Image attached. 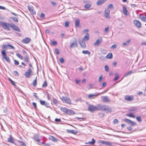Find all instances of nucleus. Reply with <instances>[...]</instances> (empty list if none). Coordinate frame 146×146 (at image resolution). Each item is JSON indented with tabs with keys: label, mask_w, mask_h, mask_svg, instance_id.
Instances as JSON below:
<instances>
[{
	"label": "nucleus",
	"mask_w": 146,
	"mask_h": 146,
	"mask_svg": "<svg viewBox=\"0 0 146 146\" xmlns=\"http://www.w3.org/2000/svg\"><path fill=\"white\" fill-rule=\"evenodd\" d=\"M73 40L72 41V40L70 41V47L71 48H72L74 47H77L78 46V44L76 38H73Z\"/></svg>",
	"instance_id": "f257e3e1"
},
{
	"label": "nucleus",
	"mask_w": 146,
	"mask_h": 146,
	"mask_svg": "<svg viewBox=\"0 0 146 146\" xmlns=\"http://www.w3.org/2000/svg\"><path fill=\"white\" fill-rule=\"evenodd\" d=\"M61 100L63 102H65L69 105L71 104V101L70 98H67L66 96H63L61 98Z\"/></svg>",
	"instance_id": "f03ea898"
},
{
	"label": "nucleus",
	"mask_w": 146,
	"mask_h": 146,
	"mask_svg": "<svg viewBox=\"0 0 146 146\" xmlns=\"http://www.w3.org/2000/svg\"><path fill=\"white\" fill-rule=\"evenodd\" d=\"M1 25L4 29L9 31H10L11 29L10 27L11 24H9L6 23L1 22Z\"/></svg>",
	"instance_id": "7ed1b4c3"
},
{
	"label": "nucleus",
	"mask_w": 146,
	"mask_h": 146,
	"mask_svg": "<svg viewBox=\"0 0 146 146\" xmlns=\"http://www.w3.org/2000/svg\"><path fill=\"white\" fill-rule=\"evenodd\" d=\"M5 51L6 50H2L1 52V54L3 56V58L5 59L7 62L10 63V58L9 57L7 56Z\"/></svg>",
	"instance_id": "20e7f679"
},
{
	"label": "nucleus",
	"mask_w": 146,
	"mask_h": 146,
	"mask_svg": "<svg viewBox=\"0 0 146 146\" xmlns=\"http://www.w3.org/2000/svg\"><path fill=\"white\" fill-rule=\"evenodd\" d=\"M10 27L14 30L18 31L20 32L21 31L19 28L16 25L13 23H11Z\"/></svg>",
	"instance_id": "39448f33"
},
{
	"label": "nucleus",
	"mask_w": 146,
	"mask_h": 146,
	"mask_svg": "<svg viewBox=\"0 0 146 146\" xmlns=\"http://www.w3.org/2000/svg\"><path fill=\"white\" fill-rule=\"evenodd\" d=\"M32 70L31 68H29L27 71L26 72L25 74V76L27 78H29L31 76H32L33 75V74L32 72Z\"/></svg>",
	"instance_id": "423d86ee"
},
{
	"label": "nucleus",
	"mask_w": 146,
	"mask_h": 146,
	"mask_svg": "<svg viewBox=\"0 0 146 146\" xmlns=\"http://www.w3.org/2000/svg\"><path fill=\"white\" fill-rule=\"evenodd\" d=\"M110 11L108 9H106L105 10L104 14L105 17L108 19H110Z\"/></svg>",
	"instance_id": "0eeeda50"
},
{
	"label": "nucleus",
	"mask_w": 146,
	"mask_h": 146,
	"mask_svg": "<svg viewBox=\"0 0 146 146\" xmlns=\"http://www.w3.org/2000/svg\"><path fill=\"white\" fill-rule=\"evenodd\" d=\"M101 99L102 102L107 103L110 102V98L107 96H103L101 97Z\"/></svg>",
	"instance_id": "6e6552de"
},
{
	"label": "nucleus",
	"mask_w": 146,
	"mask_h": 146,
	"mask_svg": "<svg viewBox=\"0 0 146 146\" xmlns=\"http://www.w3.org/2000/svg\"><path fill=\"white\" fill-rule=\"evenodd\" d=\"M40 104L43 106H44L47 108L49 107V104L47 102L44 101L42 100H40Z\"/></svg>",
	"instance_id": "1a4fd4ad"
},
{
	"label": "nucleus",
	"mask_w": 146,
	"mask_h": 146,
	"mask_svg": "<svg viewBox=\"0 0 146 146\" xmlns=\"http://www.w3.org/2000/svg\"><path fill=\"white\" fill-rule=\"evenodd\" d=\"M105 105L97 104V110L104 111Z\"/></svg>",
	"instance_id": "9d476101"
},
{
	"label": "nucleus",
	"mask_w": 146,
	"mask_h": 146,
	"mask_svg": "<svg viewBox=\"0 0 146 146\" xmlns=\"http://www.w3.org/2000/svg\"><path fill=\"white\" fill-rule=\"evenodd\" d=\"M88 110L90 111H93L97 110V105L96 106L90 105L88 106Z\"/></svg>",
	"instance_id": "9b49d317"
},
{
	"label": "nucleus",
	"mask_w": 146,
	"mask_h": 146,
	"mask_svg": "<svg viewBox=\"0 0 146 146\" xmlns=\"http://www.w3.org/2000/svg\"><path fill=\"white\" fill-rule=\"evenodd\" d=\"M125 100L127 101H131L133 99V96L127 95L125 96Z\"/></svg>",
	"instance_id": "f8f14e48"
},
{
	"label": "nucleus",
	"mask_w": 146,
	"mask_h": 146,
	"mask_svg": "<svg viewBox=\"0 0 146 146\" xmlns=\"http://www.w3.org/2000/svg\"><path fill=\"white\" fill-rule=\"evenodd\" d=\"M104 111H106L107 113H111L112 111V109L108 106L105 105Z\"/></svg>",
	"instance_id": "ddd939ff"
},
{
	"label": "nucleus",
	"mask_w": 146,
	"mask_h": 146,
	"mask_svg": "<svg viewBox=\"0 0 146 146\" xmlns=\"http://www.w3.org/2000/svg\"><path fill=\"white\" fill-rule=\"evenodd\" d=\"M133 23L137 28H140L141 27V24L139 21L137 20H135L133 21Z\"/></svg>",
	"instance_id": "4468645a"
},
{
	"label": "nucleus",
	"mask_w": 146,
	"mask_h": 146,
	"mask_svg": "<svg viewBox=\"0 0 146 146\" xmlns=\"http://www.w3.org/2000/svg\"><path fill=\"white\" fill-rule=\"evenodd\" d=\"M28 8L29 10L31 13L34 15H35L36 14V12L34 10L33 7L32 6H28Z\"/></svg>",
	"instance_id": "2eb2a0df"
},
{
	"label": "nucleus",
	"mask_w": 146,
	"mask_h": 146,
	"mask_svg": "<svg viewBox=\"0 0 146 146\" xmlns=\"http://www.w3.org/2000/svg\"><path fill=\"white\" fill-rule=\"evenodd\" d=\"M31 39L30 38H26L23 39L22 42L24 43L28 44L31 41Z\"/></svg>",
	"instance_id": "dca6fc26"
},
{
	"label": "nucleus",
	"mask_w": 146,
	"mask_h": 146,
	"mask_svg": "<svg viewBox=\"0 0 146 146\" xmlns=\"http://www.w3.org/2000/svg\"><path fill=\"white\" fill-rule=\"evenodd\" d=\"M137 108L136 107H132L130 108L129 110V112H131L132 113H135L136 111L137 110Z\"/></svg>",
	"instance_id": "f3484780"
},
{
	"label": "nucleus",
	"mask_w": 146,
	"mask_h": 146,
	"mask_svg": "<svg viewBox=\"0 0 146 146\" xmlns=\"http://www.w3.org/2000/svg\"><path fill=\"white\" fill-rule=\"evenodd\" d=\"M80 20L78 18L76 19L75 21V26L76 27H80Z\"/></svg>",
	"instance_id": "a211bd4d"
},
{
	"label": "nucleus",
	"mask_w": 146,
	"mask_h": 146,
	"mask_svg": "<svg viewBox=\"0 0 146 146\" xmlns=\"http://www.w3.org/2000/svg\"><path fill=\"white\" fill-rule=\"evenodd\" d=\"M107 1V0H98L96 4L98 6L101 5Z\"/></svg>",
	"instance_id": "6ab92c4d"
},
{
	"label": "nucleus",
	"mask_w": 146,
	"mask_h": 146,
	"mask_svg": "<svg viewBox=\"0 0 146 146\" xmlns=\"http://www.w3.org/2000/svg\"><path fill=\"white\" fill-rule=\"evenodd\" d=\"M123 12L125 15H128V11L125 5H123Z\"/></svg>",
	"instance_id": "aec40b11"
},
{
	"label": "nucleus",
	"mask_w": 146,
	"mask_h": 146,
	"mask_svg": "<svg viewBox=\"0 0 146 146\" xmlns=\"http://www.w3.org/2000/svg\"><path fill=\"white\" fill-rule=\"evenodd\" d=\"M102 42V39L101 38L100 39H98L94 44L95 46H98Z\"/></svg>",
	"instance_id": "412c9836"
},
{
	"label": "nucleus",
	"mask_w": 146,
	"mask_h": 146,
	"mask_svg": "<svg viewBox=\"0 0 146 146\" xmlns=\"http://www.w3.org/2000/svg\"><path fill=\"white\" fill-rule=\"evenodd\" d=\"M90 38V36L89 34L87 33L84 37L82 40L84 41H87Z\"/></svg>",
	"instance_id": "4be33fe9"
},
{
	"label": "nucleus",
	"mask_w": 146,
	"mask_h": 146,
	"mask_svg": "<svg viewBox=\"0 0 146 146\" xmlns=\"http://www.w3.org/2000/svg\"><path fill=\"white\" fill-rule=\"evenodd\" d=\"M8 141L12 143H15V141L13 139V137L11 135H9V137L7 139Z\"/></svg>",
	"instance_id": "5701e85b"
},
{
	"label": "nucleus",
	"mask_w": 146,
	"mask_h": 146,
	"mask_svg": "<svg viewBox=\"0 0 146 146\" xmlns=\"http://www.w3.org/2000/svg\"><path fill=\"white\" fill-rule=\"evenodd\" d=\"M48 138L50 140L54 142H57L58 141V140L56 139L51 135L49 136Z\"/></svg>",
	"instance_id": "b1692460"
},
{
	"label": "nucleus",
	"mask_w": 146,
	"mask_h": 146,
	"mask_svg": "<svg viewBox=\"0 0 146 146\" xmlns=\"http://www.w3.org/2000/svg\"><path fill=\"white\" fill-rule=\"evenodd\" d=\"M102 144H105L106 145L111 146V143L108 142L106 141H102L101 142Z\"/></svg>",
	"instance_id": "393cba45"
},
{
	"label": "nucleus",
	"mask_w": 146,
	"mask_h": 146,
	"mask_svg": "<svg viewBox=\"0 0 146 146\" xmlns=\"http://www.w3.org/2000/svg\"><path fill=\"white\" fill-rule=\"evenodd\" d=\"M92 5V4L90 2H88V3L86 4L84 6V7L87 9L90 8Z\"/></svg>",
	"instance_id": "a878e982"
},
{
	"label": "nucleus",
	"mask_w": 146,
	"mask_h": 146,
	"mask_svg": "<svg viewBox=\"0 0 146 146\" xmlns=\"http://www.w3.org/2000/svg\"><path fill=\"white\" fill-rule=\"evenodd\" d=\"M84 41L81 40L79 41V43L80 45L83 48H86V44L85 42H84Z\"/></svg>",
	"instance_id": "bb28decb"
},
{
	"label": "nucleus",
	"mask_w": 146,
	"mask_h": 146,
	"mask_svg": "<svg viewBox=\"0 0 146 146\" xmlns=\"http://www.w3.org/2000/svg\"><path fill=\"white\" fill-rule=\"evenodd\" d=\"M33 139L35 141L37 142L40 143V139H39V136L37 135H35L33 137Z\"/></svg>",
	"instance_id": "cd10ccee"
},
{
	"label": "nucleus",
	"mask_w": 146,
	"mask_h": 146,
	"mask_svg": "<svg viewBox=\"0 0 146 146\" xmlns=\"http://www.w3.org/2000/svg\"><path fill=\"white\" fill-rule=\"evenodd\" d=\"M67 114L68 115H74L75 114V112L72 110L68 109Z\"/></svg>",
	"instance_id": "c85d7f7f"
},
{
	"label": "nucleus",
	"mask_w": 146,
	"mask_h": 146,
	"mask_svg": "<svg viewBox=\"0 0 146 146\" xmlns=\"http://www.w3.org/2000/svg\"><path fill=\"white\" fill-rule=\"evenodd\" d=\"M67 131L68 133H72L74 134H76L78 133L77 131L74 130H67Z\"/></svg>",
	"instance_id": "c756f323"
},
{
	"label": "nucleus",
	"mask_w": 146,
	"mask_h": 146,
	"mask_svg": "<svg viewBox=\"0 0 146 146\" xmlns=\"http://www.w3.org/2000/svg\"><path fill=\"white\" fill-rule=\"evenodd\" d=\"M52 102L55 105H56L58 104V101L57 100L55 99L53 97H52Z\"/></svg>",
	"instance_id": "7c9ffc66"
},
{
	"label": "nucleus",
	"mask_w": 146,
	"mask_h": 146,
	"mask_svg": "<svg viewBox=\"0 0 146 146\" xmlns=\"http://www.w3.org/2000/svg\"><path fill=\"white\" fill-rule=\"evenodd\" d=\"M131 42V40L130 39H129L127 40V41H126L124 42L123 43V45L124 46H127Z\"/></svg>",
	"instance_id": "2f4dec72"
},
{
	"label": "nucleus",
	"mask_w": 146,
	"mask_h": 146,
	"mask_svg": "<svg viewBox=\"0 0 146 146\" xmlns=\"http://www.w3.org/2000/svg\"><path fill=\"white\" fill-rule=\"evenodd\" d=\"M126 115L129 117L133 118H135V115H134L133 113H132L131 112H129V113L128 114H126Z\"/></svg>",
	"instance_id": "473e14b6"
},
{
	"label": "nucleus",
	"mask_w": 146,
	"mask_h": 146,
	"mask_svg": "<svg viewBox=\"0 0 146 146\" xmlns=\"http://www.w3.org/2000/svg\"><path fill=\"white\" fill-rule=\"evenodd\" d=\"M106 58L107 59H111L112 58V54L111 53H109L106 56Z\"/></svg>",
	"instance_id": "72a5a7b5"
},
{
	"label": "nucleus",
	"mask_w": 146,
	"mask_h": 146,
	"mask_svg": "<svg viewBox=\"0 0 146 146\" xmlns=\"http://www.w3.org/2000/svg\"><path fill=\"white\" fill-rule=\"evenodd\" d=\"M60 110L61 111L67 113L68 109L66 108L62 107L60 108Z\"/></svg>",
	"instance_id": "f704fd0d"
},
{
	"label": "nucleus",
	"mask_w": 146,
	"mask_h": 146,
	"mask_svg": "<svg viewBox=\"0 0 146 146\" xmlns=\"http://www.w3.org/2000/svg\"><path fill=\"white\" fill-rule=\"evenodd\" d=\"M97 95H95L93 94H90L88 96V98H89L93 99L96 97Z\"/></svg>",
	"instance_id": "c9c22d12"
},
{
	"label": "nucleus",
	"mask_w": 146,
	"mask_h": 146,
	"mask_svg": "<svg viewBox=\"0 0 146 146\" xmlns=\"http://www.w3.org/2000/svg\"><path fill=\"white\" fill-rule=\"evenodd\" d=\"M140 18L143 21L146 22V17H145L142 15H140Z\"/></svg>",
	"instance_id": "e433bc0d"
},
{
	"label": "nucleus",
	"mask_w": 146,
	"mask_h": 146,
	"mask_svg": "<svg viewBox=\"0 0 146 146\" xmlns=\"http://www.w3.org/2000/svg\"><path fill=\"white\" fill-rule=\"evenodd\" d=\"M37 84V77H36L35 80L33 82V85L34 86H35Z\"/></svg>",
	"instance_id": "4c0bfd02"
},
{
	"label": "nucleus",
	"mask_w": 146,
	"mask_h": 146,
	"mask_svg": "<svg viewBox=\"0 0 146 146\" xmlns=\"http://www.w3.org/2000/svg\"><path fill=\"white\" fill-rule=\"evenodd\" d=\"M82 53L84 54H87L89 55H90V52L88 50H83L82 51Z\"/></svg>",
	"instance_id": "58836bf2"
},
{
	"label": "nucleus",
	"mask_w": 146,
	"mask_h": 146,
	"mask_svg": "<svg viewBox=\"0 0 146 146\" xmlns=\"http://www.w3.org/2000/svg\"><path fill=\"white\" fill-rule=\"evenodd\" d=\"M95 142V140L94 139H92V141H89L88 143H86V144H90L91 145H94Z\"/></svg>",
	"instance_id": "ea45409f"
},
{
	"label": "nucleus",
	"mask_w": 146,
	"mask_h": 146,
	"mask_svg": "<svg viewBox=\"0 0 146 146\" xmlns=\"http://www.w3.org/2000/svg\"><path fill=\"white\" fill-rule=\"evenodd\" d=\"M124 121L129 124H130L131 121V120L127 118H125L124 119Z\"/></svg>",
	"instance_id": "a19ab883"
},
{
	"label": "nucleus",
	"mask_w": 146,
	"mask_h": 146,
	"mask_svg": "<svg viewBox=\"0 0 146 146\" xmlns=\"http://www.w3.org/2000/svg\"><path fill=\"white\" fill-rule=\"evenodd\" d=\"M16 54L18 58H19L20 59H21V60L23 59V57L21 54H17V53H16Z\"/></svg>",
	"instance_id": "79ce46f5"
},
{
	"label": "nucleus",
	"mask_w": 146,
	"mask_h": 146,
	"mask_svg": "<svg viewBox=\"0 0 146 146\" xmlns=\"http://www.w3.org/2000/svg\"><path fill=\"white\" fill-rule=\"evenodd\" d=\"M141 116L140 115L139 116H137L136 117V118L137 120L139 121V122H141Z\"/></svg>",
	"instance_id": "37998d69"
},
{
	"label": "nucleus",
	"mask_w": 146,
	"mask_h": 146,
	"mask_svg": "<svg viewBox=\"0 0 146 146\" xmlns=\"http://www.w3.org/2000/svg\"><path fill=\"white\" fill-rule=\"evenodd\" d=\"M24 61L26 63H28L29 62L28 58L27 56H26L24 59Z\"/></svg>",
	"instance_id": "c03bdc74"
},
{
	"label": "nucleus",
	"mask_w": 146,
	"mask_h": 146,
	"mask_svg": "<svg viewBox=\"0 0 146 146\" xmlns=\"http://www.w3.org/2000/svg\"><path fill=\"white\" fill-rule=\"evenodd\" d=\"M11 19L12 20H13V21L16 22H18V20L15 17H13L11 18Z\"/></svg>",
	"instance_id": "a18cd8bd"
},
{
	"label": "nucleus",
	"mask_w": 146,
	"mask_h": 146,
	"mask_svg": "<svg viewBox=\"0 0 146 146\" xmlns=\"http://www.w3.org/2000/svg\"><path fill=\"white\" fill-rule=\"evenodd\" d=\"M101 53L104 54H106L107 53V51L106 50L104 49H102L101 50Z\"/></svg>",
	"instance_id": "49530a36"
},
{
	"label": "nucleus",
	"mask_w": 146,
	"mask_h": 146,
	"mask_svg": "<svg viewBox=\"0 0 146 146\" xmlns=\"http://www.w3.org/2000/svg\"><path fill=\"white\" fill-rule=\"evenodd\" d=\"M108 9H113V5L112 4H109L108 6Z\"/></svg>",
	"instance_id": "de8ad7c7"
},
{
	"label": "nucleus",
	"mask_w": 146,
	"mask_h": 146,
	"mask_svg": "<svg viewBox=\"0 0 146 146\" xmlns=\"http://www.w3.org/2000/svg\"><path fill=\"white\" fill-rule=\"evenodd\" d=\"M47 86V84L46 81L44 82L43 84L42 85V87L43 88L46 87Z\"/></svg>",
	"instance_id": "09e8293b"
},
{
	"label": "nucleus",
	"mask_w": 146,
	"mask_h": 146,
	"mask_svg": "<svg viewBox=\"0 0 146 146\" xmlns=\"http://www.w3.org/2000/svg\"><path fill=\"white\" fill-rule=\"evenodd\" d=\"M55 52L56 54L58 55L60 54V52L58 48H56L55 49Z\"/></svg>",
	"instance_id": "8fccbe9b"
},
{
	"label": "nucleus",
	"mask_w": 146,
	"mask_h": 146,
	"mask_svg": "<svg viewBox=\"0 0 146 146\" xmlns=\"http://www.w3.org/2000/svg\"><path fill=\"white\" fill-rule=\"evenodd\" d=\"M133 72L132 71H130L127 73L125 74L124 76H127L131 74Z\"/></svg>",
	"instance_id": "3c124183"
},
{
	"label": "nucleus",
	"mask_w": 146,
	"mask_h": 146,
	"mask_svg": "<svg viewBox=\"0 0 146 146\" xmlns=\"http://www.w3.org/2000/svg\"><path fill=\"white\" fill-rule=\"evenodd\" d=\"M118 122V120L117 119H115L113 120V123L114 124H117Z\"/></svg>",
	"instance_id": "603ef678"
},
{
	"label": "nucleus",
	"mask_w": 146,
	"mask_h": 146,
	"mask_svg": "<svg viewBox=\"0 0 146 146\" xmlns=\"http://www.w3.org/2000/svg\"><path fill=\"white\" fill-rule=\"evenodd\" d=\"M13 74L14 75L16 76H18L19 75V74L17 71H14L13 72Z\"/></svg>",
	"instance_id": "864d4df0"
},
{
	"label": "nucleus",
	"mask_w": 146,
	"mask_h": 146,
	"mask_svg": "<svg viewBox=\"0 0 146 146\" xmlns=\"http://www.w3.org/2000/svg\"><path fill=\"white\" fill-rule=\"evenodd\" d=\"M69 22L68 21H66L65 22V26L67 27L69 26Z\"/></svg>",
	"instance_id": "5fc2aeb1"
},
{
	"label": "nucleus",
	"mask_w": 146,
	"mask_h": 146,
	"mask_svg": "<svg viewBox=\"0 0 146 146\" xmlns=\"http://www.w3.org/2000/svg\"><path fill=\"white\" fill-rule=\"evenodd\" d=\"M105 70V71L108 72L109 70V68L107 65H105L104 66Z\"/></svg>",
	"instance_id": "6e6d98bb"
},
{
	"label": "nucleus",
	"mask_w": 146,
	"mask_h": 146,
	"mask_svg": "<svg viewBox=\"0 0 146 146\" xmlns=\"http://www.w3.org/2000/svg\"><path fill=\"white\" fill-rule=\"evenodd\" d=\"M64 59L62 57H61L59 60V62L60 63H63L64 62Z\"/></svg>",
	"instance_id": "4d7b16f0"
},
{
	"label": "nucleus",
	"mask_w": 146,
	"mask_h": 146,
	"mask_svg": "<svg viewBox=\"0 0 146 146\" xmlns=\"http://www.w3.org/2000/svg\"><path fill=\"white\" fill-rule=\"evenodd\" d=\"M8 46L10 47L11 48L14 50L15 49V48L10 43H8Z\"/></svg>",
	"instance_id": "13d9d810"
},
{
	"label": "nucleus",
	"mask_w": 146,
	"mask_h": 146,
	"mask_svg": "<svg viewBox=\"0 0 146 146\" xmlns=\"http://www.w3.org/2000/svg\"><path fill=\"white\" fill-rule=\"evenodd\" d=\"M8 46L7 45L3 44L2 45V47L3 48H5L6 50H7L8 49Z\"/></svg>",
	"instance_id": "bf43d9fd"
},
{
	"label": "nucleus",
	"mask_w": 146,
	"mask_h": 146,
	"mask_svg": "<svg viewBox=\"0 0 146 146\" xmlns=\"http://www.w3.org/2000/svg\"><path fill=\"white\" fill-rule=\"evenodd\" d=\"M18 142L19 143V144L22 146H23L25 144V143L21 141H18Z\"/></svg>",
	"instance_id": "052dcab7"
},
{
	"label": "nucleus",
	"mask_w": 146,
	"mask_h": 146,
	"mask_svg": "<svg viewBox=\"0 0 146 146\" xmlns=\"http://www.w3.org/2000/svg\"><path fill=\"white\" fill-rule=\"evenodd\" d=\"M103 78V75H101V76H100L99 78L98 81H101L102 80Z\"/></svg>",
	"instance_id": "680f3d73"
},
{
	"label": "nucleus",
	"mask_w": 146,
	"mask_h": 146,
	"mask_svg": "<svg viewBox=\"0 0 146 146\" xmlns=\"http://www.w3.org/2000/svg\"><path fill=\"white\" fill-rule=\"evenodd\" d=\"M45 14L43 13H42L41 15H40V17L42 18H44L45 17Z\"/></svg>",
	"instance_id": "e2e57ef3"
},
{
	"label": "nucleus",
	"mask_w": 146,
	"mask_h": 146,
	"mask_svg": "<svg viewBox=\"0 0 146 146\" xmlns=\"http://www.w3.org/2000/svg\"><path fill=\"white\" fill-rule=\"evenodd\" d=\"M130 124H131L132 126H134L136 125V123L135 122L133 121H131V123Z\"/></svg>",
	"instance_id": "0e129e2a"
},
{
	"label": "nucleus",
	"mask_w": 146,
	"mask_h": 146,
	"mask_svg": "<svg viewBox=\"0 0 146 146\" xmlns=\"http://www.w3.org/2000/svg\"><path fill=\"white\" fill-rule=\"evenodd\" d=\"M33 106H34V108H35V109H36V108H37V106H36V103H35V102H33Z\"/></svg>",
	"instance_id": "69168bd1"
},
{
	"label": "nucleus",
	"mask_w": 146,
	"mask_h": 146,
	"mask_svg": "<svg viewBox=\"0 0 146 146\" xmlns=\"http://www.w3.org/2000/svg\"><path fill=\"white\" fill-rule=\"evenodd\" d=\"M14 63H15V65H19V62L18 61H17L16 60H14Z\"/></svg>",
	"instance_id": "338daca9"
},
{
	"label": "nucleus",
	"mask_w": 146,
	"mask_h": 146,
	"mask_svg": "<svg viewBox=\"0 0 146 146\" xmlns=\"http://www.w3.org/2000/svg\"><path fill=\"white\" fill-rule=\"evenodd\" d=\"M52 44L54 45H56L57 44V42L56 41H52Z\"/></svg>",
	"instance_id": "774afa93"
}]
</instances>
